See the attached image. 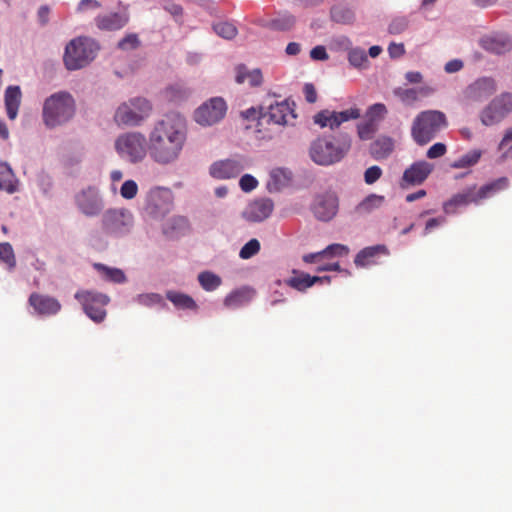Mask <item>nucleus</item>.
Returning <instances> with one entry per match:
<instances>
[{"mask_svg": "<svg viewBox=\"0 0 512 512\" xmlns=\"http://www.w3.org/2000/svg\"><path fill=\"white\" fill-rule=\"evenodd\" d=\"M482 156V150L473 149L460 156L452 162L451 167L455 169H465L476 165Z\"/></svg>", "mask_w": 512, "mask_h": 512, "instance_id": "2f4dec72", "label": "nucleus"}, {"mask_svg": "<svg viewBox=\"0 0 512 512\" xmlns=\"http://www.w3.org/2000/svg\"><path fill=\"white\" fill-rule=\"evenodd\" d=\"M29 304L40 315H55L61 310V304L56 298L39 293L30 295Z\"/></svg>", "mask_w": 512, "mask_h": 512, "instance_id": "aec40b11", "label": "nucleus"}, {"mask_svg": "<svg viewBox=\"0 0 512 512\" xmlns=\"http://www.w3.org/2000/svg\"><path fill=\"white\" fill-rule=\"evenodd\" d=\"M151 110L152 107L148 100L134 98L117 108L114 119L118 124L136 126L150 115Z\"/></svg>", "mask_w": 512, "mask_h": 512, "instance_id": "6e6552de", "label": "nucleus"}, {"mask_svg": "<svg viewBox=\"0 0 512 512\" xmlns=\"http://www.w3.org/2000/svg\"><path fill=\"white\" fill-rule=\"evenodd\" d=\"M258 185V181L250 174H245L240 178L239 186L244 192L254 190Z\"/></svg>", "mask_w": 512, "mask_h": 512, "instance_id": "8fccbe9b", "label": "nucleus"}, {"mask_svg": "<svg viewBox=\"0 0 512 512\" xmlns=\"http://www.w3.org/2000/svg\"><path fill=\"white\" fill-rule=\"evenodd\" d=\"M247 167L244 158H231L215 161L209 168L211 177L218 180L235 178Z\"/></svg>", "mask_w": 512, "mask_h": 512, "instance_id": "2eb2a0df", "label": "nucleus"}, {"mask_svg": "<svg viewBox=\"0 0 512 512\" xmlns=\"http://www.w3.org/2000/svg\"><path fill=\"white\" fill-rule=\"evenodd\" d=\"M0 262L3 263L9 271L16 267V256L12 245L8 242H0Z\"/></svg>", "mask_w": 512, "mask_h": 512, "instance_id": "473e14b6", "label": "nucleus"}, {"mask_svg": "<svg viewBox=\"0 0 512 512\" xmlns=\"http://www.w3.org/2000/svg\"><path fill=\"white\" fill-rule=\"evenodd\" d=\"M213 30L224 39H233L237 34V28L230 22H218L213 25Z\"/></svg>", "mask_w": 512, "mask_h": 512, "instance_id": "4c0bfd02", "label": "nucleus"}, {"mask_svg": "<svg viewBox=\"0 0 512 512\" xmlns=\"http://www.w3.org/2000/svg\"><path fill=\"white\" fill-rule=\"evenodd\" d=\"M496 91V84L492 78L483 77L479 78L470 84L464 91L465 98L473 101L480 102Z\"/></svg>", "mask_w": 512, "mask_h": 512, "instance_id": "6ab92c4d", "label": "nucleus"}, {"mask_svg": "<svg viewBox=\"0 0 512 512\" xmlns=\"http://www.w3.org/2000/svg\"><path fill=\"white\" fill-rule=\"evenodd\" d=\"M448 126L446 115L439 110H425L417 114L411 125V137L420 146L431 142Z\"/></svg>", "mask_w": 512, "mask_h": 512, "instance_id": "7ed1b4c3", "label": "nucleus"}, {"mask_svg": "<svg viewBox=\"0 0 512 512\" xmlns=\"http://www.w3.org/2000/svg\"><path fill=\"white\" fill-rule=\"evenodd\" d=\"M226 111L227 105L224 99L214 97L196 109L194 119L202 126H212L224 118Z\"/></svg>", "mask_w": 512, "mask_h": 512, "instance_id": "9b49d317", "label": "nucleus"}, {"mask_svg": "<svg viewBox=\"0 0 512 512\" xmlns=\"http://www.w3.org/2000/svg\"><path fill=\"white\" fill-rule=\"evenodd\" d=\"M312 211L321 221L331 220L338 211V198L334 193L318 195L313 203Z\"/></svg>", "mask_w": 512, "mask_h": 512, "instance_id": "dca6fc26", "label": "nucleus"}, {"mask_svg": "<svg viewBox=\"0 0 512 512\" xmlns=\"http://www.w3.org/2000/svg\"><path fill=\"white\" fill-rule=\"evenodd\" d=\"M388 52H389V55L392 57V58H399L401 57L402 55H404L405 53V48H404V45L402 43H391L388 47Z\"/></svg>", "mask_w": 512, "mask_h": 512, "instance_id": "bf43d9fd", "label": "nucleus"}, {"mask_svg": "<svg viewBox=\"0 0 512 512\" xmlns=\"http://www.w3.org/2000/svg\"><path fill=\"white\" fill-rule=\"evenodd\" d=\"M139 44L140 42L136 34H128L119 41L118 47L122 50H129L137 48Z\"/></svg>", "mask_w": 512, "mask_h": 512, "instance_id": "49530a36", "label": "nucleus"}, {"mask_svg": "<svg viewBox=\"0 0 512 512\" xmlns=\"http://www.w3.org/2000/svg\"><path fill=\"white\" fill-rule=\"evenodd\" d=\"M388 249L385 245L370 246L357 253L354 263L356 266H368L377 263L380 255H388Z\"/></svg>", "mask_w": 512, "mask_h": 512, "instance_id": "393cba45", "label": "nucleus"}, {"mask_svg": "<svg viewBox=\"0 0 512 512\" xmlns=\"http://www.w3.org/2000/svg\"><path fill=\"white\" fill-rule=\"evenodd\" d=\"M351 148V138L348 135H342L335 141L320 137L315 139L309 148L311 160L322 166L333 165L340 162Z\"/></svg>", "mask_w": 512, "mask_h": 512, "instance_id": "f03ea898", "label": "nucleus"}, {"mask_svg": "<svg viewBox=\"0 0 512 512\" xmlns=\"http://www.w3.org/2000/svg\"><path fill=\"white\" fill-rule=\"evenodd\" d=\"M129 22V14L123 12H110L98 15L95 18V24L100 30L116 31L120 30Z\"/></svg>", "mask_w": 512, "mask_h": 512, "instance_id": "412c9836", "label": "nucleus"}, {"mask_svg": "<svg viewBox=\"0 0 512 512\" xmlns=\"http://www.w3.org/2000/svg\"><path fill=\"white\" fill-rule=\"evenodd\" d=\"M115 149L122 159L138 163L148 153V140L140 132L124 133L116 139Z\"/></svg>", "mask_w": 512, "mask_h": 512, "instance_id": "423d86ee", "label": "nucleus"}, {"mask_svg": "<svg viewBox=\"0 0 512 512\" xmlns=\"http://www.w3.org/2000/svg\"><path fill=\"white\" fill-rule=\"evenodd\" d=\"M235 71H236L235 80L238 84H242L246 80H248L247 74L249 73V71L247 70L245 65L240 64V65L236 66Z\"/></svg>", "mask_w": 512, "mask_h": 512, "instance_id": "680f3d73", "label": "nucleus"}, {"mask_svg": "<svg viewBox=\"0 0 512 512\" xmlns=\"http://www.w3.org/2000/svg\"><path fill=\"white\" fill-rule=\"evenodd\" d=\"M447 152V147L444 143L438 142L433 144L426 152L429 159H437L444 156Z\"/></svg>", "mask_w": 512, "mask_h": 512, "instance_id": "09e8293b", "label": "nucleus"}, {"mask_svg": "<svg viewBox=\"0 0 512 512\" xmlns=\"http://www.w3.org/2000/svg\"><path fill=\"white\" fill-rule=\"evenodd\" d=\"M94 266L109 281L114 283H124L126 281V276L121 269L111 268L101 263H96Z\"/></svg>", "mask_w": 512, "mask_h": 512, "instance_id": "72a5a7b5", "label": "nucleus"}, {"mask_svg": "<svg viewBox=\"0 0 512 512\" xmlns=\"http://www.w3.org/2000/svg\"><path fill=\"white\" fill-rule=\"evenodd\" d=\"M294 276L286 280V284L298 291H305L315 283L330 282V277L310 276L307 273L293 270Z\"/></svg>", "mask_w": 512, "mask_h": 512, "instance_id": "b1692460", "label": "nucleus"}, {"mask_svg": "<svg viewBox=\"0 0 512 512\" xmlns=\"http://www.w3.org/2000/svg\"><path fill=\"white\" fill-rule=\"evenodd\" d=\"M263 113V108L261 107L260 110H256L255 108H249L242 112V116L245 119L248 120H255L259 119L261 121V114Z\"/></svg>", "mask_w": 512, "mask_h": 512, "instance_id": "69168bd1", "label": "nucleus"}, {"mask_svg": "<svg viewBox=\"0 0 512 512\" xmlns=\"http://www.w3.org/2000/svg\"><path fill=\"white\" fill-rule=\"evenodd\" d=\"M434 92L429 86L419 88H403L397 87L393 90V94L406 106H413L420 97H427Z\"/></svg>", "mask_w": 512, "mask_h": 512, "instance_id": "4be33fe9", "label": "nucleus"}, {"mask_svg": "<svg viewBox=\"0 0 512 512\" xmlns=\"http://www.w3.org/2000/svg\"><path fill=\"white\" fill-rule=\"evenodd\" d=\"M21 102V91L18 86H9L5 91V107L10 120L17 117Z\"/></svg>", "mask_w": 512, "mask_h": 512, "instance_id": "a878e982", "label": "nucleus"}, {"mask_svg": "<svg viewBox=\"0 0 512 512\" xmlns=\"http://www.w3.org/2000/svg\"><path fill=\"white\" fill-rule=\"evenodd\" d=\"M270 177L277 186L284 185L290 178L288 173L281 168L273 169L270 173Z\"/></svg>", "mask_w": 512, "mask_h": 512, "instance_id": "603ef678", "label": "nucleus"}, {"mask_svg": "<svg viewBox=\"0 0 512 512\" xmlns=\"http://www.w3.org/2000/svg\"><path fill=\"white\" fill-rule=\"evenodd\" d=\"M75 202L78 209L88 217L99 215L104 207L99 191L94 187H87L77 193Z\"/></svg>", "mask_w": 512, "mask_h": 512, "instance_id": "ddd939ff", "label": "nucleus"}, {"mask_svg": "<svg viewBox=\"0 0 512 512\" xmlns=\"http://www.w3.org/2000/svg\"><path fill=\"white\" fill-rule=\"evenodd\" d=\"M243 300H244V293L237 291V292H233V293L229 294L225 298L224 304L227 307H237L242 304Z\"/></svg>", "mask_w": 512, "mask_h": 512, "instance_id": "864d4df0", "label": "nucleus"}, {"mask_svg": "<svg viewBox=\"0 0 512 512\" xmlns=\"http://www.w3.org/2000/svg\"><path fill=\"white\" fill-rule=\"evenodd\" d=\"M186 139L184 119L177 114L166 115L154 123L148 134L149 156L158 164H171L179 158Z\"/></svg>", "mask_w": 512, "mask_h": 512, "instance_id": "f257e3e1", "label": "nucleus"}, {"mask_svg": "<svg viewBox=\"0 0 512 512\" xmlns=\"http://www.w3.org/2000/svg\"><path fill=\"white\" fill-rule=\"evenodd\" d=\"M198 280L202 288L206 291L215 290L221 284L220 277L211 272L200 273L198 275Z\"/></svg>", "mask_w": 512, "mask_h": 512, "instance_id": "e433bc0d", "label": "nucleus"}, {"mask_svg": "<svg viewBox=\"0 0 512 512\" xmlns=\"http://www.w3.org/2000/svg\"><path fill=\"white\" fill-rule=\"evenodd\" d=\"M348 252L349 249L347 246L338 243L331 244L321 251L324 257H341L347 255Z\"/></svg>", "mask_w": 512, "mask_h": 512, "instance_id": "c03bdc74", "label": "nucleus"}, {"mask_svg": "<svg viewBox=\"0 0 512 512\" xmlns=\"http://www.w3.org/2000/svg\"><path fill=\"white\" fill-rule=\"evenodd\" d=\"M235 71H236L235 80L238 84H242L246 80H248L247 74L249 73V71L247 70L245 65L240 64V65L236 66Z\"/></svg>", "mask_w": 512, "mask_h": 512, "instance_id": "e2e57ef3", "label": "nucleus"}, {"mask_svg": "<svg viewBox=\"0 0 512 512\" xmlns=\"http://www.w3.org/2000/svg\"><path fill=\"white\" fill-rule=\"evenodd\" d=\"M166 298L171 301L175 307L183 310H196L197 304L187 294L176 292V291H168L166 293Z\"/></svg>", "mask_w": 512, "mask_h": 512, "instance_id": "7c9ffc66", "label": "nucleus"}, {"mask_svg": "<svg viewBox=\"0 0 512 512\" xmlns=\"http://www.w3.org/2000/svg\"><path fill=\"white\" fill-rule=\"evenodd\" d=\"M247 79L251 87L260 86L263 81L262 73L259 69H254L252 71H249V73L247 74Z\"/></svg>", "mask_w": 512, "mask_h": 512, "instance_id": "5fc2aeb1", "label": "nucleus"}, {"mask_svg": "<svg viewBox=\"0 0 512 512\" xmlns=\"http://www.w3.org/2000/svg\"><path fill=\"white\" fill-rule=\"evenodd\" d=\"M305 100L308 103H315L317 100V92L313 84L306 83L303 88Z\"/></svg>", "mask_w": 512, "mask_h": 512, "instance_id": "4d7b16f0", "label": "nucleus"}, {"mask_svg": "<svg viewBox=\"0 0 512 512\" xmlns=\"http://www.w3.org/2000/svg\"><path fill=\"white\" fill-rule=\"evenodd\" d=\"M463 68V62L459 59H453L445 64L444 70L446 73H456Z\"/></svg>", "mask_w": 512, "mask_h": 512, "instance_id": "052dcab7", "label": "nucleus"}, {"mask_svg": "<svg viewBox=\"0 0 512 512\" xmlns=\"http://www.w3.org/2000/svg\"><path fill=\"white\" fill-rule=\"evenodd\" d=\"M138 192V186L137 183L134 180H126L121 188H120V194L125 199H133Z\"/></svg>", "mask_w": 512, "mask_h": 512, "instance_id": "a18cd8bd", "label": "nucleus"}, {"mask_svg": "<svg viewBox=\"0 0 512 512\" xmlns=\"http://www.w3.org/2000/svg\"><path fill=\"white\" fill-rule=\"evenodd\" d=\"M173 229H186L188 227V219L184 216H175L171 219Z\"/></svg>", "mask_w": 512, "mask_h": 512, "instance_id": "0e129e2a", "label": "nucleus"}, {"mask_svg": "<svg viewBox=\"0 0 512 512\" xmlns=\"http://www.w3.org/2000/svg\"><path fill=\"white\" fill-rule=\"evenodd\" d=\"M378 129V125L371 122V120L364 119L363 122L357 125V133L361 140H370Z\"/></svg>", "mask_w": 512, "mask_h": 512, "instance_id": "ea45409f", "label": "nucleus"}, {"mask_svg": "<svg viewBox=\"0 0 512 512\" xmlns=\"http://www.w3.org/2000/svg\"><path fill=\"white\" fill-rule=\"evenodd\" d=\"M295 119L294 109L287 100L269 104L268 109L261 114V121L268 124L287 125Z\"/></svg>", "mask_w": 512, "mask_h": 512, "instance_id": "4468645a", "label": "nucleus"}, {"mask_svg": "<svg viewBox=\"0 0 512 512\" xmlns=\"http://www.w3.org/2000/svg\"><path fill=\"white\" fill-rule=\"evenodd\" d=\"M383 201H384L383 196L371 194V195L367 196L362 202H360L357 205L356 211L361 214L369 213L372 210H374L375 208L380 207L381 204L383 203Z\"/></svg>", "mask_w": 512, "mask_h": 512, "instance_id": "f704fd0d", "label": "nucleus"}, {"mask_svg": "<svg viewBox=\"0 0 512 512\" xmlns=\"http://www.w3.org/2000/svg\"><path fill=\"white\" fill-rule=\"evenodd\" d=\"M296 23V19L291 14L283 15L272 21V25L275 29L281 31L290 30Z\"/></svg>", "mask_w": 512, "mask_h": 512, "instance_id": "37998d69", "label": "nucleus"}, {"mask_svg": "<svg viewBox=\"0 0 512 512\" xmlns=\"http://www.w3.org/2000/svg\"><path fill=\"white\" fill-rule=\"evenodd\" d=\"M75 113V101L68 92H57L43 105V121L49 128L68 122Z\"/></svg>", "mask_w": 512, "mask_h": 512, "instance_id": "20e7f679", "label": "nucleus"}, {"mask_svg": "<svg viewBox=\"0 0 512 512\" xmlns=\"http://www.w3.org/2000/svg\"><path fill=\"white\" fill-rule=\"evenodd\" d=\"M361 116V110L357 107H351L344 111H330L322 110L314 115V123L320 127H329L334 130L337 129L342 123L349 120L358 119Z\"/></svg>", "mask_w": 512, "mask_h": 512, "instance_id": "f8f14e48", "label": "nucleus"}, {"mask_svg": "<svg viewBox=\"0 0 512 512\" xmlns=\"http://www.w3.org/2000/svg\"><path fill=\"white\" fill-rule=\"evenodd\" d=\"M164 9L173 16H181L183 14V8L180 5L172 2L166 3Z\"/></svg>", "mask_w": 512, "mask_h": 512, "instance_id": "338daca9", "label": "nucleus"}, {"mask_svg": "<svg viewBox=\"0 0 512 512\" xmlns=\"http://www.w3.org/2000/svg\"><path fill=\"white\" fill-rule=\"evenodd\" d=\"M260 242L253 238L249 240L240 250L239 257L241 259H250L260 251Z\"/></svg>", "mask_w": 512, "mask_h": 512, "instance_id": "79ce46f5", "label": "nucleus"}, {"mask_svg": "<svg viewBox=\"0 0 512 512\" xmlns=\"http://www.w3.org/2000/svg\"><path fill=\"white\" fill-rule=\"evenodd\" d=\"M481 46L492 53L503 54L511 48L510 41L504 38L486 36L481 39Z\"/></svg>", "mask_w": 512, "mask_h": 512, "instance_id": "c85d7f7f", "label": "nucleus"}, {"mask_svg": "<svg viewBox=\"0 0 512 512\" xmlns=\"http://www.w3.org/2000/svg\"><path fill=\"white\" fill-rule=\"evenodd\" d=\"M310 57L313 60L325 61L329 58V55L324 46L318 45L310 51Z\"/></svg>", "mask_w": 512, "mask_h": 512, "instance_id": "6e6d98bb", "label": "nucleus"}, {"mask_svg": "<svg viewBox=\"0 0 512 512\" xmlns=\"http://www.w3.org/2000/svg\"><path fill=\"white\" fill-rule=\"evenodd\" d=\"M407 22L404 19H395L389 25V32L391 34H399L405 30Z\"/></svg>", "mask_w": 512, "mask_h": 512, "instance_id": "13d9d810", "label": "nucleus"}, {"mask_svg": "<svg viewBox=\"0 0 512 512\" xmlns=\"http://www.w3.org/2000/svg\"><path fill=\"white\" fill-rule=\"evenodd\" d=\"M511 112L512 93L503 92L481 110L479 118L484 126H494L501 123Z\"/></svg>", "mask_w": 512, "mask_h": 512, "instance_id": "1a4fd4ad", "label": "nucleus"}, {"mask_svg": "<svg viewBox=\"0 0 512 512\" xmlns=\"http://www.w3.org/2000/svg\"><path fill=\"white\" fill-rule=\"evenodd\" d=\"M508 179L506 177H501L496 179L488 184L483 185L478 190L476 189V193L478 195L479 201L489 198L496 194L497 192L507 188Z\"/></svg>", "mask_w": 512, "mask_h": 512, "instance_id": "c756f323", "label": "nucleus"}, {"mask_svg": "<svg viewBox=\"0 0 512 512\" xmlns=\"http://www.w3.org/2000/svg\"><path fill=\"white\" fill-rule=\"evenodd\" d=\"M433 170V165L426 161H417L409 166L403 173L401 187L406 188L422 184Z\"/></svg>", "mask_w": 512, "mask_h": 512, "instance_id": "f3484780", "label": "nucleus"}, {"mask_svg": "<svg viewBox=\"0 0 512 512\" xmlns=\"http://www.w3.org/2000/svg\"><path fill=\"white\" fill-rule=\"evenodd\" d=\"M99 46L89 37L72 39L65 47L64 65L68 70H78L87 66L97 55Z\"/></svg>", "mask_w": 512, "mask_h": 512, "instance_id": "39448f33", "label": "nucleus"}, {"mask_svg": "<svg viewBox=\"0 0 512 512\" xmlns=\"http://www.w3.org/2000/svg\"><path fill=\"white\" fill-rule=\"evenodd\" d=\"M349 63L356 68H364L368 63V57L364 49L354 48L348 53Z\"/></svg>", "mask_w": 512, "mask_h": 512, "instance_id": "58836bf2", "label": "nucleus"}, {"mask_svg": "<svg viewBox=\"0 0 512 512\" xmlns=\"http://www.w3.org/2000/svg\"><path fill=\"white\" fill-rule=\"evenodd\" d=\"M478 202L479 199L476 193V186H472L455 194L449 201H447L444 204V211L446 213H454L457 207L467 206L471 203Z\"/></svg>", "mask_w": 512, "mask_h": 512, "instance_id": "5701e85b", "label": "nucleus"}, {"mask_svg": "<svg viewBox=\"0 0 512 512\" xmlns=\"http://www.w3.org/2000/svg\"><path fill=\"white\" fill-rule=\"evenodd\" d=\"M331 17L335 22L346 24L354 19V14L348 8L336 6L331 9Z\"/></svg>", "mask_w": 512, "mask_h": 512, "instance_id": "a19ab883", "label": "nucleus"}, {"mask_svg": "<svg viewBox=\"0 0 512 512\" xmlns=\"http://www.w3.org/2000/svg\"><path fill=\"white\" fill-rule=\"evenodd\" d=\"M394 148L393 140L390 137H380L376 139L370 147L372 156L375 159H384L388 157Z\"/></svg>", "mask_w": 512, "mask_h": 512, "instance_id": "cd10ccee", "label": "nucleus"}, {"mask_svg": "<svg viewBox=\"0 0 512 512\" xmlns=\"http://www.w3.org/2000/svg\"><path fill=\"white\" fill-rule=\"evenodd\" d=\"M0 190L6 191L9 194L17 190L15 175L11 167L5 162H0Z\"/></svg>", "mask_w": 512, "mask_h": 512, "instance_id": "bb28decb", "label": "nucleus"}, {"mask_svg": "<svg viewBox=\"0 0 512 512\" xmlns=\"http://www.w3.org/2000/svg\"><path fill=\"white\" fill-rule=\"evenodd\" d=\"M510 142H512V127L506 129L504 136L498 145V149L503 150Z\"/></svg>", "mask_w": 512, "mask_h": 512, "instance_id": "774afa93", "label": "nucleus"}, {"mask_svg": "<svg viewBox=\"0 0 512 512\" xmlns=\"http://www.w3.org/2000/svg\"><path fill=\"white\" fill-rule=\"evenodd\" d=\"M381 176L382 169L379 166L374 165L366 169L364 173V180L366 184L371 185L379 180Z\"/></svg>", "mask_w": 512, "mask_h": 512, "instance_id": "de8ad7c7", "label": "nucleus"}, {"mask_svg": "<svg viewBox=\"0 0 512 512\" xmlns=\"http://www.w3.org/2000/svg\"><path fill=\"white\" fill-rule=\"evenodd\" d=\"M273 209L274 203L271 199H256L246 206L242 216L248 222H262L272 214Z\"/></svg>", "mask_w": 512, "mask_h": 512, "instance_id": "a211bd4d", "label": "nucleus"}, {"mask_svg": "<svg viewBox=\"0 0 512 512\" xmlns=\"http://www.w3.org/2000/svg\"><path fill=\"white\" fill-rule=\"evenodd\" d=\"M386 114H387L386 106L382 103H375L367 109V111L365 113V118L367 120H371V122L378 125L379 122L382 119H384Z\"/></svg>", "mask_w": 512, "mask_h": 512, "instance_id": "c9c22d12", "label": "nucleus"}, {"mask_svg": "<svg viewBox=\"0 0 512 512\" xmlns=\"http://www.w3.org/2000/svg\"><path fill=\"white\" fill-rule=\"evenodd\" d=\"M75 298L81 303L86 315L96 323L102 322L106 317L105 307L110 299L107 295L93 291H79Z\"/></svg>", "mask_w": 512, "mask_h": 512, "instance_id": "9d476101", "label": "nucleus"}, {"mask_svg": "<svg viewBox=\"0 0 512 512\" xmlns=\"http://www.w3.org/2000/svg\"><path fill=\"white\" fill-rule=\"evenodd\" d=\"M161 296L157 293L140 294L137 296V302L141 305L151 306L161 301Z\"/></svg>", "mask_w": 512, "mask_h": 512, "instance_id": "3c124183", "label": "nucleus"}, {"mask_svg": "<svg viewBox=\"0 0 512 512\" xmlns=\"http://www.w3.org/2000/svg\"><path fill=\"white\" fill-rule=\"evenodd\" d=\"M133 225V214L125 208L108 209L101 218L102 231L109 236H124L132 230Z\"/></svg>", "mask_w": 512, "mask_h": 512, "instance_id": "0eeeda50", "label": "nucleus"}]
</instances>
